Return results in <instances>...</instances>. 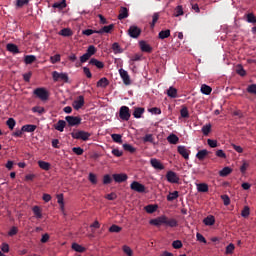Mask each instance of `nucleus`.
<instances>
[{"instance_id":"obj_4","label":"nucleus","mask_w":256,"mask_h":256,"mask_svg":"<svg viewBox=\"0 0 256 256\" xmlns=\"http://www.w3.org/2000/svg\"><path fill=\"white\" fill-rule=\"evenodd\" d=\"M119 117L122 121H129V119H131V111L129 110V107L122 106L119 110Z\"/></svg>"},{"instance_id":"obj_38","label":"nucleus","mask_w":256,"mask_h":256,"mask_svg":"<svg viewBox=\"0 0 256 256\" xmlns=\"http://www.w3.org/2000/svg\"><path fill=\"white\" fill-rule=\"evenodd\" d=\"M109 85V80L106 77L101 78L98 82H97V87H107Z\"/></svg>"},{"instance_id":"obj_19","label":"nucleus","mask_w":256,"mask_h":256,"mask_svg":"<svg viewBox=\"0 0 256 256\" xmlns=\"http://www.w3.org/2000/svg\"><path fill=\"white\" fill-rule=\"evenodd\" d=\"M66 125L67 122H65V120H59L56 124H54V129H56V131H60V133H63V131H65Z\"/></svg>"},{"instance_id":"obj_20","label":"nucleus","mask_w":256,"mask_h":256,"mask_svg":"<svg viewBox=\"0 0 256 256\" xmlns=\"http://www.w3.org/2000/svg\"><path fill=\"white\" fill-rule=\"evenodd\" d=\"M36 129H37V125H34V124H26L22 126V131H24V133H34Z\"/></svg>"},{"instance_id":"obj_22","label":"nucleus","mask_w":256,"mask_h":256,"mask_svg":"<svg viewBox=\"0 0 256 256\" xmlns=\"http://www.w3.org/2000/svg\"><path fill=\"white\" fill-rule=\"evenodd\" d=\"M89 65H93L94 67H97V69H103L105 67V64L95 58L90 59Z\"/></svg>"},{"instance_id":"obj_25","label":"nucleus","mask_w":256,"mask_h":256,"mask_svg":"<svg viewBox=\"0 0 256 256\" xmlns=\"http://www.w3.org/2000/svg\"><path fill=\"white\" fill-rule=\"evenodd\" d=\"M198 193H207L209 191V185L206 183L197 184Z\"/></svg>"},{"instance_id":"obj_61","label":"nucleus","mask_w":256,"mask_h":256,"mask_svg":"<svg viewBox=\"0 0 256 256\" xmlns=\"http://www.w3.org/2000/svg\"><path fill=\"white\" fill-rule=\"evenodd\" d=\"M57 203L60 204L61 209H64L65 203H64V199H63V194L57 195Z\"/></svg>"},{"instance_id":"obj_39","label":"nucleus","mask_w":256,"mask_h":256,"mask_svg":"<svg viewBox=\"0 0 256 256\" xmlns=\"http://www.w3.org/2000/svg\"><path fill=\"white\" fill-rule=\"evenodd\" d=\"M158 206L157 205H153V204H149L147 206L144 207L146 213H155V211H157Z\"/></svg>"},{"instance_id":"obj_51","label":"nucleus","mask_w":256,"mask_h":256,"mask_svg":"<svg viewBox=\"0 0 256 256\" xmlns=\"http://www.w3.org/2000/svg\"><path fill=\"white\" fill-rule=\"evenodd\" d=\"M123 149L129 153H135V151H137V149H135L131 144H123Z\"/></svg>"},{"instance_id":"obj_58","label":"nucleus","mask_w":256,"mask_h":256,"mask_svg":"<svg viewBox=\"0 0 256 256\" xmlns=\"http://www.w3.org/2000/svg\"><path fill=\"white\" fill-rule=\"evenodd\" d=\"M33 113H38L39 115H43L45 113V108L40 106H35L32 108Z\"/></svg>"},{"instance_id":"obj_46","label":"nucleus","mask_w":256,"mask_h":256,"mask_svg":"<svg viewBox=\"0 0 256 256\" xmlns=\"http://www.w3.org/2000/svg\"><path fill=\"white\" fill-rule=\"evenodd\" d=\"M235 251V244L230 243L227 247H226V251L225 254L226 255H233V252Z\"/></svg>"},{"instance_id":"obj_2","label":"nucleus","mask_w":256,"mask_h":256,"mask_svg":"<svg viewBox=\"0 0 256 256\" xmlns=\"http://www.w3.org/2000/svg\"><path fill=\"white\" fill-rule=\"evenodd\" d=\"M53 81H63L64 83H69V75L67 73H59L57 71L52 72Z\"/></svg>"},{"instance_id":"obj_3","label":"nucleus","mask_w":256,"mask_h":256,"mask_svg":"<svg viewBox=\"0 0 256 256\" xmlns=\"http://www.w3.org/2000/svg\"><path fill=\"white\" fill-rule=\"evenodd\" d=\"M34 95H36L38 99H41V101H47V99H49V92L45 88H36Z\"/></svg>"},{"instance_id":"obj_41","label":"nucleus","mask_w":256,"mask_h":256,"mask_svg":"<svg viewBox=\"0 0 256 256\" xmlns=\"http://www.w3.org/2000/svg\"><path fill=\"white\" fill-rule=\"evenodd\" d=\"M180 115L182 119H189V109L186 106H183L180 110Z\"/></svg>"},{"instance_id":"obj_32","label":"nucleus","mask_w":256,"mask_h":256,"mask_svg":"<svg viewBox=\"0 0 256 256\" xmlns=\"http://www.w3.org/2000/svg\"><path fill=\"white\" fill-rule=\"evenodd\" d=\"M159 39H167L168 37H171V30H162L158 34Z\"/></svg>"},{"instance_id":"obj_48","label":"nucleus","mask_w":256,"mask_h":256,"mask_svg":"<svg viewBox=\"0 0 256 256\" xmlns=\"http://www.w3.org/2000/svg\"><path fill=\"white\" fill-rule=\"evenodd\" d=\"M246 91L247 93H250V95H256V84L248 85Z\"/></svg>"},{"instance_id":"obj_60","label":"nucleus","mask_w":256,"mask_h":256,"mask_svg":"<svg viewBox=\"0 0 256 256\" xmlns=\"http://www.w3.org/2000/svg\"><path fill=\"white\" fill-rule=\"evenodd\" d=\"M144 143H153L155 141V138H153V134H146L143 138Z\"/></svg>"},{"instance_id":"obj_33","label":"nucleus","mask_w":256,"mask_h":256,"mask_svg":"<svg viewBox=\"0 0 256 256\" xmlns=\"http://www.w3.org/2000/svg\"><path fill=\"white\" fill-rule=\"evenodd\" d=\"M175 199H179V191L169 192L167 201H175Z\"/></svg>"},{"instance_id":"obj_28","label":"nucleus","mask_w":256,"mask_h":256,"mask_svg":"<svg viewBox=\"0 0 256 256\" xmlns=\"http://www.w3.org/2000/svg\"><path fill=\"white\" fill-rule=\"evenodd\" d=\"M37 61V57L35 55H26L24 58V63L26 65H31L32 63H35Z\"/></svg>"},{"instance_id":"obj_37","label":"nucleus","mask_w":256,"mask_h":256,"mask_svg":"<svg viewBox=\"0 0 256 256\" xmlns=\"http://www.w3.org/2000/svg\"><path fill=\"white\" fill-rule=\"evenodd\" d=\"M167 95H168V97H171L172 99L177 98V89L174 88L173 86H171V87L167 90Z\"/></svg>"},{"instance_id":"obj_7","label":"nucleus","mask_w":256,"mask_h":256,"mask_svg":"<svg viewBox=\"0 0 256 256\" xmlns=\"http://www.w3.org/2000/svg\"><path fill=\"white\" fill-rule=\"evenodd\" d=\"M85 105V97L82 95L78 96L76 100L73 101L72 107L79 111V109H82V107Z\"/></svg>"},{"instance_id":"obj_55","label":"nucleus","mask_w":256,"mask_h":256,"mask_svg":"<svg viewBox=\"0 0 256 256\" xmlns=\"http://www.w3.org/2000/svg\"><path fill=\"white\" fill-rule=\"evenodd\" d=\"M175 17H181V15H184V12H183V6L181 5H178L176 8H175Z\"/></svg>"},{"instance_id":"obj_42","label":"nucleus","mask_w":256,"mask_h":256,"mask_svg":"<svg viewBox=\"0 0 256 256\" xmlns=\"http://www.w3.org/2000/svg\"><path fill=\"white\" fill-rule=\"evenodd\" d=\"M122 251L126 256H133V249H131V247L128 245L122 246Z\"/></svg>"},{"instance_id":"obj_11","label":"nucleus","mask_w":256,"mask_h":256,"mask_svg":"<svg viewBox=\"0 0 256 256\" xmlns=\"http://www.w3.org/2000/svg\"><path fill=\"white\" fill-rule=\"evenodd\" d=\"M112 177L116 183H125L129 179V176L125 173L113 174Z\"/></svg>"},{"instance_id":"obj_44","label":"nucleus","mask_w":256,"mask_h":256,"mask_svg":"<svg viewBox=\"0 0 256 256\" xmlns=\"http://www.w3.org/2000/svg\"><path fill=\"white\" fill-rule=\"evenodd\" d=\"M112 50L114 51L115 55H117V53H123V49H121V46L117 42L112 44Z\"/></svg>"},{"instance_id":"obj_50","label":"nucleus","mask_w":256,"mask_h":256,"mask_svg":"<svg viewBox=\"0 0 256 256\" xmlns=\"http://www.w3.org/2000/svg\"><path fill=\"white\" fill-rule=\"evenodd\" d=\"M247 169H249V162H247V161H243L242 162V165H241V167H240V171H241V173L243 174V175H245V173L247 172Z\"/></svg>"},{"instance_id":"obj_43","label":"nucleus","mask_w":256,"mask_h":256,"mask_svg":"<svg viewBox=\"0 0 256 256\" xmlns=\"http://www.w3.org/2000/svg\"><path fill=\"white\" fill-rule=\"evenodd\" d=\"M72 249L74 251H76L77 253H84V251H85V247H83V246H81V245H79L77 243H73L72 244Z\"/></svg>"},{"instance_id":"obj_10","label":"nucleus","mask_w":256,"mask_h":256,"mask_svg":"<svg viewBox=\"0 0 256 256\" xmlns=\"http://www.w3.org/2000/svg\"><path fill=\"white\" fill-rule=\"evenodd\" d=\"M166 179L168 183H179V176L171 170L166 173Z\"/></svg>"},{"instance_id":"obj_15","label":"nucleus","mask_w":256,"mask_h":256,"mask_svg":"<svg viewBox=\"0 0 256 256\" xmlns=\"http://www.w3.org/2000/svg\"><path fill=\"white\" fill-rule=\"evenodd\" d=\"M150 164L154 169H158V171H163L165 169V166L156 158H152L150 160Z\"/></svg>"},{"instance_id":"obj_14","label":"nucleus","mask_w":256,"mask_h":256,"mask_svg":"<svg viewBox=\"0 0 256 256\" xmlns=\"http://www.w3.org/2000/svg\"><path fill=\"white\" fill-rule=\"evenodd\" d=\"M150 225H154L155 227H160V225H165V215H162L158 218L151 219Z\"/></svg>"},{"instance_id":"obj_56","label":"nucleus","mask_w":256,"mask_h":256,"mask_svg":"<svg viewBox=\"0 0 256 256\" xmlns=\"http://www.w3.org/2000/svg\"><path fill=\"white\" fill-rule=\"evenodd\" d=\"M25 5H29V0H16V7L21 9V7H25Z\"/></svg>"},{"instance_id":"obj_62","label":"nucleus","mask_w":256,"mask_h":256,"mask_svg":"<svg viewBox=\"0 0 256 256\" xmlns=\"http://www.w3.org/2000/svg\"><path fill=\"white\" fill-rule=\"evenodd\" d=\"M172 247L173 249H181V247H183V242H181V240H175L172 243Z\"/></svg>"},{"instance_id":"obj_6","label":"nucleus","mask_w":256,"mask_h":256,"mask_svg":"<svg viewBox=\"0 0 256 256\" xmlns=\"http://www.w3.org/2000/svg\"><path fill=\"white\" fill-rule=\"evenodd\" d=\"M128 35H130V37H132V39L139 38V36L141 35V28H139L135 25L130 26L128 29Z\"/></svg>"},{"instance_id":"obj_26","label":"nucleus","mask_w":256,"mask_h":256,"mask_svg":"<svg viewBox=\"0 0 256 256\" xmlns=\"http://www.w3.org/2000/svg\"><path fill=\"white\" fill-rule=\"evenodd\" d=\"M6 48H7V51H9L10 53H15V54L20 53L19 47H17V45L15 44L9 43L7 44Z\"/></svg>"},{"instance_id":"obj_34","label":"nucleus","mask_w":256,"mask_h":256,"mask_svg":"<svg viewBox=\"0 0 256 256\" xmlns=\"http://www.w3.org/2000/svg\"><path fill=\"white\" fill-rule=\"evenodd\" d=\"M59 35L62 37H71V35H73V31H71L70 28H64L60 30Z\"/></svg>"},{"instance_id":"obj_54","label":"nucleus","mask_w":256,"mask_h":256,"mask_svg":"<svg viewBox=\"0 0 256 256\" xmlns=\"http://www.w3.org/2000/svg\"><path fill=\"white\" fill-rule=\"evenodd\" d=\"M111 137L114 143H123L121 134H112Z\"/></svg>"},{"instance_id":"obj_47","label":"nucleus","mask_w":256,"mask_h":256,"mask_svg":"<svg viewBox=\"0 0 256 256\" xmlns=\"http://www.w3.org/2000/svg\"><path fill=\"white\" fill-rule=\"evenodd\" d=\"M242 217H244L245 219H247V217H249V215H251V209L249 208V206H245L241 212Z\"/></svg>"},{"instance_id":"obj_63","label":"nucleus","mask_w":256,"mask_h":256,"mask_svg":"<svg viewBox=\"0 0 256 256\" xmlns=\"http://www.w3.org/2000/svg\"><path fill=\"white\" fill-rule=\"evenodd\" d=\"M113 179L111 178V175L106 174L103 177V184L104 185H109L110 183H112Z\"/></svg>"},{"instance_id":"obj_40","label":"nucleus","mask_w":256,"mask_h":256,"mask_svg":"<svg viewBox=\"0 0 256 256\" xmlns=\"http://www.w3.org/2000/svg\"><path fill=\"white\" fill-rule=\"evenodd\" d=\"M6 125L10 131H13V129H15V125H17V122L13 118H9L6 121Z\"/></svg>"},{"instance_id":"obj_9","label":"nucleus","mask_w":256,"mask_h":256,"mask_svg":"<svg viewBox=\"0 0 256 256\" xmlns=\"http://www.w3.org/2000/svg\"><path fill=\"white\" fill-rule=\"evenodd\" d=\"M130 189L132 191H136V193H145V185L139 183L138 181H133L130 185Z\"/></svg>"},{"instance_id":"obj_31","label":"nucleus","mask_w":256,"mask_h":256,"mask_svg":"<svg viewBox=\"0 0 256 256\" xmlns=\"http://www.w3.org/2000/svg\"><path fill=\"white\" fill-rule=\"evenodd\" d=\"M232 172H233V169H231L230 167H224L219 172V175H220V177H227L228 175H231Z\"/></svg>"},{"instance_id":"obj_45","label":"nucleus","mask_w":256,"mask_h":256,"mask_svg":"<svg viewBox=\"0 0 256 256\" xmlns=\"http://www.w3.org/2000/svg\"><path fill=\"white\" fill-rule=\"evenodd\" d=\"M95 53H97V48H95L93 45H90L86 51V54L89 55V57H93Z\"/></svg>"},{"instance_id":"obj_8","label":"nucleus","mask_w":256,"mask_h":256,"mask_svg":"<svg viewBox=\"0 0 256 256\" xmlns=\"http://www.w3.org/2000/svg\"><path fill=\"white\" fill-rule=\"evenodd\" d=\"M119 75H120L124 85H131V77L129 76V72H127V70L121 68L119 70Z\"/></svg>"},{"instance_id":"obj_12","label":"nucleus","mask_w":256,"mask_h":256,"mask_svg":"<svg viewBox=\"0 0 256 256\" xmlns=\"http://www.w3.org/2000/svg\"><path fill=\"white\" fill-rule=\"evenodd\" d=\"M127 17H129V8L121 6L118 15L119 21H123V19H127Z\"/></svg>"},{"instance_id":"obj_35","label":"nucleus","mask_w":256,"mask_h":256,"mask_svg":"<svg viewBox=\"0 0 256 256\" xmlns=\"http://www.w3.org/2000/svg\"><path fill=\"white\" fill-rule=\"evenodd\" d=\"M211 91H213V89L207 84L201 86V93H203V95H211Z\"/></svg>"},{"instance_id":"obj_17","label":"nucleus","mask_w":256,"mask_h":256,"mask_svg":"<svg viewBox=\"0 0 256 256\" xmlns=\"http://www.w3.org/2000/svg\"><path fill=\"white\" fill-rule=\"evenodd\" d=\"M139 46L141 51H143L144 53H151V51H153L151 45L147 44V42L145 41H140Z\"/></svg>"},{"instance_id":"obj_30","label":"nucleus","mask_w":256,"mask_h":256,"mask_svg":"<svg viewBox=\"0 0 256 256\" xmlns=\"http://www.w3.org/2000/svg\"><path fill=\"white\" fill-rule=\"evenodd\" d=\"M38 165L40 169H43L44 171H49V169H51V164L43 160L38 161Z\"/></svg>"},{"instance_id":"obj_16","label":"nucleus","mask_w":256,"mask_h":256,"mask_svg":"<svg viewBox=\"0 0 256 256\" xmlns=\"http://www.w3.org/2000/svg\"><path fill=\"white\" fill-rule=\"evenodd\" d=\"M164 225H166V227H178L179 222L175 218L168 219L167 216H165Z\"/></svg>"},{"instance_id":"obj_24","label":"nucleus","mask_w":256,"mask_h":256,"mask_svg":"<svg viewBox=\"0 0 256 256\" xmlns=\"http://www.w3.org/2000/svg\"><path fill=\"white\" fill-rule=\"evenodd\" d=\"M167 141L168 143H170L171 145H177L179 143V137L175 134H170L167 137Z\"/></svg>"},{"instance_id":"obj_27","label":"nucleus","mask_w":256,"mask_h":256,"mask_svg":"<svg viewBox=\"0 0 256 256\" xmlns=\"http://www.w3.org/2000/svg\"><path fill=\"white\" fill-rule=\"evenodd\" d=\"M32 211L36 217V219H43V213L41 212V208L39 206H34Z\"/></svg>"},{"instance_id":"obj_59","label":"nucleus","mask_w":256,"mask_h":256,"mask_svg":"<svg viewBox=\"0 0 256 256\" xmlns=\"http://www.w3.org/2000/svg\"><path fill=\"white\" fill-rule=\"evenodd\" d=\"M50 61L53 65H55V63H59V61H61V55L60 54H56L54 56L50 57Z\"/></svg>"},{"instance_id":"obj_36","label":"nucleus","mask_w":256,"mask_h":256,"mask_svg":"<svg viewBox=\"0 0 256 256\" xmlns=\"http://www.w3.org/2000/svg\"><path fill=\"white\" fill-rule=\"evenodd\" d=\"M204 225H215V216H207L204 220H203Z\"/></svg>"},{"instance_id":"obj_1","label":"nucleus","mask_w":256,"mask_h":256,"mask_svg":"<svg viewBox=\"0 0 256 256\" xmlns=\"http://www.w3.org/2000/svg\"><path fill=\"white\" fill-rule=\"evenodd\" d=\"M72 139H81L82 141H89V137H91V133L79 130L77 132L71 133Z\"/></svg>"},{"instance_id":"obj_21","label":"nucleus","mask_w":256,"mask_h":256,"mask_svg":"<svg viewBox=\"0 0 256 256\" xmlns=\"http://www.w3.org/2000/svg\"><path fill=\"white\" fill-rule=\"evenodd\" d=\"M112 29H115V25L114 24H110L108 26H104L100 30H97L96 33H98L99 35H103V33H111Z\"/></svg>"},{"instance_id":"obj_53","label":"nucleus","mask_w":256,"mask_h":256,"mask_svg":"<svg viewBox=\"0 0 256 256\" xmlns=\"http://www.w3.org/2000/svg\"><path fill=\"white\" fill-rule=\"evenodd\" d=\"M246 21H247L248 23H256V16H255V14H253V13H248V14L246 15Z\"/></svg>"},{"instance_id":"obj_49","label":"nucleus","mask_w":256,"mask_h":256,"mask_svg":"<svg viewBox=\"0 0 256 256\" xmlns=\"http://www.w3.org/2000/svg\"><path fill=\"white\" fill-rule=\"evenodd\" d=\"M202 133L203 135H205V137H207V135H209V133H211V124H206L202 127Z\"/></svg>"},{"instance_id":"obj_5","label":"nucleus","mask_w":256,"mask_h":256,"mask_svg":"<svg viewBox=\"0 0 256 256\" xmlns=\"http://www.w3.org/2000/svg\"><path fill=\"white\" fill-rule=\"evenodd\" d=\"M65 120L67 121L69 127H77V125H81V117L79 116H66Z\"/></svg>"},{"instance_id":"obj_13","label":"nucleus","mask_w":256,"mask_h":256,"mask_svg":"<svg viewBox=\"0 0 256 256\" xmlns=\"http://www.w3.org/2000/svg\"><path fill=\"white\" fill-rule=\"evenodd\" d=\"M177 151L179 155H181L184 159L188 160L189 155L191 154V151L187 149L185 146H178Z\"/></svg>"},{"instance_id":"obj_18","label":"nucleus","mask_w":256,"mask_h":256,"mask_svg":"<svg viewBox=\"0 0 256 256\" xmlns=\"http://www.w3.org/2000/svg\"><path fill=\"white\" fill-rule=\"evenodd\" d=\"M143 113H145V108L136 107V108H134V112L132 115L135 119H141V117H143Z\"/></svg>"},{"instance_id":"obj_29","label":"nucleus","mask_w":256,"mask_h":256,"mask_svg":"<svg viewBox=\"0 0 256 256\" xmlns=\"http://www.w3.org/2000/svg\"><path fill=\"white\" fill-rule=\"evenodd\" d=\"M207 155H209V151H207L206 149H203L198 151V153L196 154V157L197 159H199V161H203V159H205Z\"/></svg>"},{"instance_id":"obj_64","label":"nucleus","mask_w":256,"mask_h":256,"mask_svg":"<svg viewBox=\"0 0 256 256\" xmlns=\"http://www.w3.org/2000/svg\"><path fill=\"white\" fill-rule=\"evenodd\" d=\"M72 151L75 155H82L85 152L81 147H74L72 148Z\"/></svg>"},{"instance_id":"obj_57","label":"nucleus","mask_w":256,"mask_h":256,"mask_svg":"<svg viewBox=\"0 0 256 256\" xmlns=\"http://www.w3.org/2000/svg\"><path fill=\"white\" fill-rule=\"evenodd\" d=\"M159 21V13H154L152 16V23L150 24L151 29L155 27V24Z\"/></svg>"},{"instance_id":"obj_23","label":"nucleus","mask_w":256,"mask_h":256,"mask_svg":"<svg viewBox=\"0 0 256 256\" xmlns=\"http://www.w3.org/2000/svg\"><path fill=\"white\" fill-rule=\"evenodd\" d=\"M52 7H53L54 9H59V11H61V10L65 9V7H67V2H66V0H62V1H60V2H55V3L52 5Z\"/></svg>"},{"instance_id":"obj_52","label":"nucleus","mask_w":256,"mask_h":256,"mask_svg":"<svg viewBox=\"0 0 256 256\" xmlns=\"http://www.w3.org/2000/svg\"><path fill=\"white\" fill-rule=\"evenodd\" d=\"M123 228H121L120 226H117L115 224H113L110 228H109V232L110 233H121Z\"/></svg>"}]
</instances>
